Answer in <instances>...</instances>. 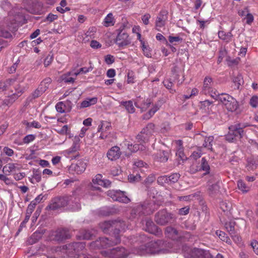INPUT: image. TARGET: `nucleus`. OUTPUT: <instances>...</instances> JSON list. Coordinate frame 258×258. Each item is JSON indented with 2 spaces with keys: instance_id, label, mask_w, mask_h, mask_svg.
I'll return each instance as SVG.
<instances>
[{
  "instance_id": "obj_1",
  "label": "nucleus",
  "mask_w": 258,
  "mask_h": 258,
  "mask_svg": "<svg viewBox=\"0 0 258 258\" xmlns=\"http://www.w3.org/2000/svg\"><path fill=\"white\" fill-rule=\"evenodd\" d=\"M172 244L162 240L152 241L145 245H141L137 250V254L143 255L152 254L170 251Z\"/></svg>"
},
{
  "instance_id": "obj_2",
  "label": "nucleus",
  "mask_w": 258,
  "mask_h": 258,
  "mask_svg": "<svg viewBox=\"0 0 258 258\" xmlns=\"http://www.w3.org/2000/svg\"><path fill=\"white\" fill-rule=\"evenodd\" d=\"M85 247L84 242H74L63 245L62 251L68 254L70 258H91L84 254H80L79 252Z\"/></svg>"
},
{
  "instance_id": "obj_3",
  "label": "nucleus",
  "mask_w": 258,
  "mask_h": 258,
  "mask_svg": "<svg viewBox=\"0 0 258 258\" xmlns=\"http://www.w3.org/2000/svg\"><path fill=\"white\" fill-rule=\"evenodd\" d=\"M156 205L153 203H144L137 205L133 208L131 213L130 218L132 220L138 218L142 215H149L152 213Z\"/></svg>"
},
{
  "instance_id": "obj_4",
  "label": "nucleus",
  "mask_w": 258,
  "mask_h": 258,
  "mask_svg": "<svg viewBox=\"0 0 258 258\" xmlns=\"http://www.w3.org/2000/svg\"><path fill=\"white\" fill-rule=\"evenodd\" d=\"M214 99L220 101L226 108L230 111L236 110L238 107V102L232 96L226 93H218V96Z\"/></svg>"
},
{
  "instance_id": "obj_5",
  "label": "nucleus",
  "mask_w": 258,
  "mask_h": 258,
  "mask_svg": "<svg viewBox=\"0 0 258 258\" xmlns=\"http://www.w3.org/2000/svg\"><path fill=\"white\" fill-rule=\"evenodd\" d=\"M120 241L119 235H116L114 240L109 239L107 238L101 237L90 244L91 248H107L111 246L116 245Z\"/></svg>"
},
{
  "instance_id": "obj_6",
  "label": "nucleus",
  "mask_w": 258,
  "mask_h": 258,
  "mask_svg": "<svg viewBox=\"0 0 258 258\" xmlns=\"http://www.w3.org/2000/svg\"><path fill=\"white\" fill-rule=\"evenodd\" d=\"M175 219L174 215L165 209L159 211L155 216V221L160 225H165Z\"/></svg>"
},
{
  "instance_id": "obj_7",
  "label": "nucleus",
  "mask_w": 258,
  "mask_h": 258,
  "mask_svg": "<svg viewBox=\"0 0 258 258\" xmlns=\"http://www.w3.org/2000/svg\"><path fill=\"white\" fill-rule=\"evenodd\" d=\"M102 254L108 258H126L128 252L123 247H116L111 249L101 251Z\"/></svg>"
},
{
  "instance_id": "obj_8",
  "label": "nucleus",
  "mask_w": 258,
  "mask_h": 258,
  "mask_svg": "<svg viewBox=\"0 0 258 258\" xmlns=\"http://www.w3.org/2000/svg\"><path fill=\"white\" fill-rule=\"evenodd\" d=\"M214 82L211 78L206 77L204 79L202 92L206 95H209L214 99L218 96V91L213 88Z\"/></svg>"
},
{
  "instance_id": "obj_9",
  "label": "nucleus",
  "mask_w": 258,
  "mask_h": 258,
  "mask_svg": "<svg viewBox=\"0 0 258 258\" xmlns=\"http://www.w3.org/2000/svg\"><path fill=\"white\" fill-rule=\"evenodd\" d=\"M210 167L208 162L205 157L202 158L199 165L193 164L189 168L191 173L194 174L198 171H205L204 175L210 173Z\"/></svg>"
},
{
  "instance_id": "obj_10",
  "label": "nucleus",
  "mask_w": 258,
  "mask_h": 258,
  "mask_svg": "<svg viewBox=\"0 0 258 258\" xmlns=\"http://www.w3.org/2000/svg\"><path fill=\"white\" fill-rule=\"evenodd\" d=\"M107 195L113 201L120 203L126 204L131 201L125 193L121 190H109L107 191Z\"/></svg>"
},
{
  "instance_id": "obj_11",
  "label": "nucleus",
  "mask_w": 258,
  "mask_h": 258,
  "mask_svg": "<svg viewBox=\"0 0 258 258\" xmlns=\"http://www.w3.org/2000/svg\"><path fill=\"white\" fill-rule=\"evenodd\" d=\"M120 227L122 230H124L125 228V224L124 221L120 220L112 221H105L100 224V228L105 232L111 227Z\"/></svg>"
},
{
  "instance_id": "obj_12",
  "label": "nucleus",
  "mask_w": 258,
  "mask_h": 258,
  "mask_svg": "<svg viewBox=\"0 0 258 258\" xmlns=\"http://www.w3.org/2000/svg\"><path fill=\"white\" fill-rule=\"evenodd\" d=\"M154 133V124L150 123L147 126L143 128L140 134L137 135V140L143 141L144 142H146L149 140L150 136L152 135Z\"/></svg>"
},
{
  "instance_id": "obj_13",
  "label": "nucleus",
  "mask_w": 258,
  "mask_h": 258,
  "mask_svg": "<svg viewBox=\"0 0 258 258\" xmlns=\"http://www.w3.org/2000/svg\"><path fill=\"white\" fill-rule=\"evenodd\" d=\"M12 85L15 86L14 88L17 93V95H20L22 93L23 90L20 88L18 82L14 79H9L4 82H0V91L6 90Z\"/></svg>"
},
{
  "instance_id": "obj_14",
  "label": "nucleus",
  "mask_w": 258,
  "mask_h": 258,
  "mask_svg": "<svg viewBox=\"0 0 258 258\" xmlns=\"http://www.w3.org/2000/svg\"><path fill=\"white\" fill-rule=\"evenodd\" d=\"M168 12L166 11H161L157 16L155 20V28L157 31H161L166 23L168 19Z\"/></svg>"
},
{
  "instance_id": "obj_15",
  "label": "nucleus",
  "mask_w": 258,
  "mask_h": 258,
  "mask_svg": "<svg viewBox=\"0 0 258 258\" xmlns=\"http://www.w3.org/2000/svg\"><path fill=\"white\" fill-rule=\"evenodd\" d=\"M241 131H239L235 125H232L229 127V132L226 135L225 138L229 142H234L237 139L242 138Z\"/></svg>"
},
{
  "instance_id": "obj_16",
  "label": "nucleus",
  "mask_w": 258,
  "mask_h": 258,
  "mask_svg": "<svg viewBox=\"0 0 258 258\" xmlns=\"http://www.w3.org/2000/svg\"><path fill=\"white\" fill-rule=\"evenodd\" d=\"M51 239L56 241H61L70 237L69 231L65 229H58L53 231L51 234Z\"/></svg>"
},
{
  "instance_id": "obj_17",
  "label": "nucleus",
  "mask_w": 258,
  "mask_h": 258,
  "mask_svg": "<svg viewBox=\"0 0 258 258\" xmlns=\"http://www.w3.org/2000/svg\"><path fill=\"white\" fill-rule=\"evenodd\" d=\"M118 31L116 37L115 42L119 46H123L130 43V40L128 39V35L126 33L123 32L122 30H117Z\"/></svg>"
},
{
  "instance_id": "obj_18",
  "label": "nucleus",
  "mask_w": 258,
  "mask_h": 258,
  "mask_svg": "<svg viewBox=\"0 0 258 258\" xmlns=\"http://www.w3.org/2000/svg\"><path fill=\"white\" fill-rule=\"evenodd\" d=\"M87 166V162L85 160H81L77 161L75 164H72L70 167V170L74 171L77 174L82 173L86 170Z\"/></svg>"
},
{
  "instance_id": "obj_19",
  "label": "nucleus",
  "mask_w": 258,
  "mask_h": 258,
  "mask_svg": "<svg viewBox=\"0 0 258 258\" xmlns=\"http://www.w3.org/2000/svg\"><path fill=\"white\" fill-rule=\"evenodd\" d=\"M68 204V200L67 198L61 197L54 199L50 204L49 208L50 210H55L58 208L65 207Z\"/></svg>"
},
{
  "instance_id": "obj_20",
  "label": "nucleus",
  "mask_w": 258,
  "mask_h": 258,
  "mask_svg": "<svg viewBox=\"0 0 258 258\" xmlns=\"http://www.w3.org/2000/svg\"><path fill=\"white\" fill-rule=\"evenodd\" d=\"M72 105L71 101L69 100L61 101L56 104L55 108L56 111L60 113L68 112L72 109Z\"/></svg>"
},
{
  "instance_id": "obj_21",
  "label": "nucleus",
  "mask_w": 258,
  "mask_h": 258,
  "mask_svg": "<svg viewBox=\"0 0 258 258\" xmlns=\"http://www.w3.org/2000/svg\"><path fill=\"white\" fill-rule=\"evenodd\" d=\"M145 230L150 233L155 235H160L162 234L161 230L154 224L153 222L149 219L146 221Z\"/></svg>"
},
{
  "instance_id": "obj_22",
  "label": "nucleus",
  "mask_w": 258,
  "mask_h": 258,
  "mask_svg": "<svg viewBox=\"0 0 258 258\" xmlns=\"http://www.w3.org/2000/svg\"><path fill=\"white\" fill-rule=\"evenodd\" d=\"M165 234L166 237L173 240H177L180 237L179 232L176 229L171 226L166 228Z\"/></svg>"
},
{
  "instance_id": "obj_23",
  "label": "nucleus",
  "mask_w": 258,
  "mask_h": 258,
  "mask_svg": "<svg viewBox=\"0 0 258 258\" xmlns=\"http://www.w3.org/2000/svg\"><path fill=\"white\" fill-rule=\"evenodd\" d=\"M121 155L120 148L118 146L112 147L107 152L108 159L113 161L118 159Z\"/></svg>"
},
{
  "instance_id": "obj_24",
  "label": "nucleus",
  "mask_w": 258,
  "mask_h": 258,
  "mask_svg": "<svg viewBox=\"0 0 258 258\" xmlns=\"http://www.w3.org/2000/svg\"><path fill=\"white\" fill-rule=\"evenodd\" d=\"M92 182L94 184H97L105 187H108L110 186L111 182L109 180L102 178L101 174H97L94 178L93 179Z\"/></svg>"
},
{
  "instance_id": "obj_25",
  "label": "nucleus",
  "mask_w": 258,
  "mask_h": 258,
  "mask_svg": "<svg viewBox=\"0 0 258 258\" xmlns=\"http://www.w3.org/2000/svg\"><path fill=\"white\" fill-rule=\"evenodd\" d=\"M193 254L197 258H213L209 251L199 248H194Z\"/></svg>"
},
{
  "instance_id": "obj_26",
  "label": "nucleus",
  "mask_w": 258,
  "mask_h": 258,
  "mask_svg": "<svg viewBox=\"0 0 258 258\" xmlns=\"http://www.w3.org/2000/svg\"><path fill=\"white\" fill-rule=\"evenodd\" d=\"M169 153L167 151L161 150L155 155L154 159L160 162H166L169 158Z\"/></svg>"
},
{
  "instance_id": "obj_27",
  "label": "nucleus",
  "mask_w": 258,
  "mask_h": 258,
  "mask_svg": "<svg viewBox=\"0 0 258 258\" xmlns=\"http://www.w3.org/2000/svg\"><path fill=\"white\" fill-rule=\"evenodd\" d=\"M177 144V151L176 153V155L178 158L180 159V160L183 161L186 159V157L185 156L183 152V147L182 146V142L181 140H178L176 142Z\"/></svg>"
},
{
  "instance_id": "obj_28",
  "label": "nucleus",
  "mask_w": 258,
  "mask_h": 258,
  "mask_svg": "<svg viewBox=\"0 0 258 258\" xmlns=\"http://www.w3.org/2000/svg\"><path fill=\"white\" fill-rule=\"evenodd\" d=\"M137 140L139 144H135L134 145L127 144V148L132 152H136L140 150L143 151L146 148L145 146L142 144L143 143H144L143 141Z\"/></svg>"
},
{
  "instance_id": "obj_29",
  "label": "nucleus",
  "mask_w": 258,
  "mask_h": 258,
  "mask_svg": "<svg viewBox=\"0 0 258 258\" xmlns=\"http://www.w3.org/2000/svg\"><path fill=\"white\" fill-rule=\"evenodd\" d=\"M161 105L162 102L161 101H159L156 104H155L153 107L147 113L144 115L143 119H149L150 118L155 114V113L159 109Z\"/></svg>"
},
{
  "instance_id": "obj_30",
  "label": "nucleus",
  "mask_w": 258,
  "mask_h": 258,
  "mask_svg": "<svg viewBox=\"0 0 258 258\" xmlns=\"http://www.w3.org/2000/svg\"><path fill=\"white\" fill-rule=\"evenodd\" d=\"M79 142V138L75 137V141L73 142L72 146L70 148L64 151V153L66 154L70 155L71 154L76 152L80 148Z\"/></svg>"
},
{
  "instance_id": "obj_31",
  "label": "nucleus",
  "mask_w": 258,
  "mask_h": 258,
  "mask_svg": "<svg viewBox=\"0 0 258 258\" xmlns=\"http://www.w3.org/2000/svg\"><path fill=\"white\" fill-rule=\"evenodd\" d=\"M247 167L248 169L253 170L258 165V158L257 156H251L247 158Z\"/></svg>"
},
{
  "instance_id": "obj_32",
  "label": "nucleus",
  "mask_w": 258,
  "mask_h": 258,
  "mask_svg": "<svg viewBox=\"0 0 258 258\" xmlns=\"http://www.w3.org/2000/svg\"><path fill=\"white\" fill-rule=\"evenodd\" d=\"M218 34L220 39L227 43L231 41L233 37V35L231 32H225L223 31H219Z\"/></svg>"
},
{
  "instance_id": "obj_33",
  "label": "nucleus",
  "mask_w": 258,
  "mask_h": 258,
  "mask_svg": "<svg viewBox=\"0 0 258 258\" xmlns=\"http://www.w3.org/2000/svg\"><path fill=\"white\" fill-rule=\"evenodd\" d=\"M98 100L97 97L87 98L81 103V108H86L91 105L95 104Z\"/></svg>"
},
{
  "instance_id": "obj_34",
  "label": "nucleus",
  "mask_w": 258,
  "mask_h": 258,
  "mask_svg": "<svg viewBox=\"0 0 258 258\" xmlns=\"http://www.w3.org/2000/svg\"><path fill=\"white\" fill-rule=\"evenodd\" d=\"M115 23V20L112 13H109L104 18L103 24L105 27L113 26Z\"/></svg>"
},
{
  "instance_id": "obj_35",
  "label": "nucleus",
  "mask_w": 258,
  "mask_h": 258,
  "mask_svg": "<svg viewBox=\"0 0 258 258\" xmlns=\"http://www.w3.org/2000/svg\"><path fill=\"white\" fill-rule=\"evenodd\" d=\"M93 235L91 232L87 230L82 229L80 231L79 233L77 235V237L79 239H89Z\"/></svg>"
},
{
  "instance_id": "obj_36",
  "label": "nucleus",
  "mask_w": 258,
  "mask_h": 258,
  "mask_svg": "<svg viewBox=\"0 0 258 258\" xmlns=\"http://www.w3.org/2000/svg\"><path fill=\"white\" fill-rule=\"evenodd\" d=\"M120 104L124 106L126 111L130 113H133L135 112V108L133 103L131 100L127 101H121Z\"/></svg>"
},
{
  "instance_id": "obj_37",
  "label": "nucleus",
  "mask_w": 258,
  "mask_h": 258,
  "mask_svg": "<svg viewBox=\"0 0 258 258\" xmlns=\"http://www.w3.org/2000/svg\"><path fill=\"white\" fill-rule=\"evenodd\" d=\"M28 178L29 181L33 184L38 183L41 179V173L37 171H34L33 175L31 177H29Z\"/></svg>"
},
{
  "instance_id": "obj_38",
  "label": "nucleus",
  "mask_w": 258,
  "mask_h": 258,
  "mask_svg": "<svg viewBox=\"0 0 258 258\" xmlns=\"http://www.w3.org/2000/svg\"><path fill=\"white\" fill-rule=\"evenodd\" d=\"M19 168L18 167V165L15 163H8L5 165L3 168V171L5 172L10 173L13 171H15L16 170H19Z\"/></svg>"
},
{
  "instance_id": "obj_39",
  "label": "nucleus",
  "mask_w": 258,
  "mask_h": 258,
  "mask_svg": "<svg viewBox=\"0 0 258 258\" xmlns=\"http://www.w3.org/2000/svg\"><path fill=\"white\" fill-rule=\"evenodd\" d=\"M237 184L238 189L242 191L243 193H246L248 192L250 189V187L247 185L242 180H238Z\"/></svg>"
},
{
  "instance_id": "obj_40",
  "label": "nucleus",
  "mask_w": 258,
  "mask_h": 258,
  "mask_svg": "<svg viewBox=\"0 0 258 258\" xmlns=\"http://www.w3.org/2000/svg\"><path fill=\"white\" fill-rule=\"evenodd\" d=\"M214 140V137L213 136H209L208 137H206L205 139L204 143L203 144V146L205 148H207L208 150L212 151H213V148H212V142Z\"/></svg>"
},
{
  "instance_id": "obj_41",
  "label": "nucleus",
  "mask_w": 258,
  "mask_h": 258,
  "mask_svg": "<svg viewBox=\"0 0 258 258\" xmlns=\"http://www.w3.org/2000/svg\"><path fill=\"white\" fill-rule=\"evenodd\" d=\"M96 31V28L95 27H90L85 34V37L84 38V41H87L90 38H94V35Z\"/></svg>"
},
{
  "instance_id": "obj_42",
  "label": "nucleus",
  "mask_w": 258,
  "mask_h": 258,
  "mask_svg": "<svg viewBox=\"0 0 258 258\" xmlns=\"http://www.w3.org/2000/svg\"><path fill=\"white\" fill-rule=\"evenodd\" d=\"M233 82L234 84V87L236 89H239V86L243 84V78L240 74H238L236 76L234 77L233 79Z\"/></svg>"
},
{
  "instance_id": "obj_43",
  "label": "nucleus",
  "mask_w": 258,
  "mask_h": 258,
  "mask_svg": "<svg viewBox=\"0 0 258 258\" xmlns=\"http://www.w3.org/2000/svg\"><path fill=\"white\" fill-rule=\"evenodd\" d=\"M51 82V79L50 78H45L41 82L39 87L45 92L48 88Z\"/></svg>"
},
{
  "instance_id": "obj_44",
  "label": "nucleus",
  "mask_w": 258,
  "mask_h": 258,
  "mask_svg": "<svg viewBox=\"0 0 258 258\" xmlns=\"http://www.w3.org/2000/svg\"><path fill=\"white\" fill-rule=\"evenodd\" d=\"M235 223L232 221L226 222L225 224V227L230 235L234 234L235 233L234 230Z\"/></svg>"
},
{
  "instance_id": "obj_45",
  "label": "nucleus",
  "mask_w": 258,
  "mask_h": 258,
  "mask_svg": "<svg viewBox=\"0 0 258 258\" xmlns=\"http://www.w3.org/2000/svg\"><path fill=\"white\" fill-rule=\"evenodd\" d=\"M220 208L224 212H228L231 209V204L228 202H221L220 204Z\"/></svg>"
},
{
  "instance_id": "obj_46",
  "label": "nucleus",
  "mask_w": 258,
  "mask_h": 258,
  "mask_svg": "<svg viewBox=\"0 0 258 258\" xmlns=\"http://www.w3.org/2000/svg\"><path fill=\"white\" fill-rule=\"evenodd\" d=\"M180 177V175L178 173H174L168 176L169 184L175 183L178 181Z\"/></svg>"
},
{
  "instance_id": "obj_47",
  "label": "nucleus",
  "mask_w": 258,
  "mask_h": 258,
  "mask_svg": "<svg viewBox=\"0 0 258 258\" xmlns=\"http://www.w3.org/2000/svg\"><path fill=\"white\" fill-rule=\"evenodd\" d=\"M35 206L36 203H34L33 202H31L27 207L26 216L30 217L33 211H34Z\"/></svg>"
},
{
  "instance_id": "obj_48",
  "label": "nucleus",
  "mask_w": 258,
  "mask_h": 258,
  "mask_svg": "<svg viewBox=\"0 0 258 258\" xmlns=\"http://www.w3.org/2000/svg\"><path fill=\"white\" fill-rule=\"evenodd\" d=\"M53 60V54L51 53H49L48 55L45 57L44 60V65L45 67L49 66Z\"/></svg>"
},
{
  "instance_id": "obj_49",
  "label": "nucleus",
  "mask_w": 258,
  "mask_h": 258,
  "mask_svg": "<svg viewBox=\"0 0 258 258\" xmlns=\"http://www.w3.org/2000/svg\"><path fill=\"white\" fill-rule=\"evenodd\" d=\"M201 149L202 148L200 147L197 150V151L193 152L190 156V157L195 160L200 158L203 154Z\"/></svg>"
},
{
  "instance_id": "obj_50",
  "label": "nucleus",
  "mask_w": 258,
  "mask_h": 258,
  "mask_svg": "<svg viewBox=\"0 0 258 258\" xmlns=\"http://www.w3.org/2000/svg\"><path fill=\"white\" fill-rule=\"evenodd\" d=\"M219 186L218 183L214 184L211 185L209 188V192L210 195H213L219 191Z\"/></svg>"
},
{
  "instance_id": "obj_51",
  "label": "nucleus",
  "mask_w": 258,
  "mask_h": 258,
  "mask_svg": "<svg viewBox=\"0 0 258 258\" xmlns=\"http://www.w3.org/2000/svg\"><path fill=\"white\" fill-rule=\"evenodd\" d=\"M71 73L65 74L62 76V80L66 83H73L75 81V78L70 77Z\"/></svg>"
},
{
  "instance_id": "obj_52",
  "label": "nucleus",
  "mask_w": 258,
  "mask_h": 258,
  "mask_svg": "<svg viewBox=\"0 0 258 258\" xmlns=\"http://www.w3.org/2000/svg\"><path fill=\"white\" fill-rule=\"evenodd\" d=\"M42 232H38V231L34 232L31 236L30 239L33 240L32 242L35 243L39 238H41Z\"/></svg>"
},
{
  "instance_id": "obj_53",
  "label": "nucleus",
  "mask_w": 258,
  "mask_h": 258,
  "mask_svg": "<svg viewBox=\"0 0 258 258\" xmlns=\"http://www.w3.org/2000/svg\"><path fill=\"white\" fill-rule=\"evenodd\" d=\"M163 84L167 89L171 90L170 92L173 93L175 92L174 90L172 89V87L173 84L170 80L169 79H166L163 81Z\"/></svg>"
},
{
  "instance_id": "obj_54",
  "label": "nucleus",
  "mask_w": 258,
  "mask_h": 258,
  "mask_svg": "<svg viewBox=\"0 0 258 258\" xmlns=\"http://www.w3.org/2000/svg\"><path fill=\"white\" fill-rule=\"evenodd\" d=\"M57 132L62 135L69 134L70 131L67 125H63L61 128L56 130Z\"/></svg>"
},
{
  "instance_id": "obj_55",
  "label": "nucleus",
  "mask_w": 258,
  "mask_h": 258,
  "mask_svg": "<svg viewBox=\"0 0 258 258\" xmlns=\"http://www.w3.org/2000/svg\"><path fill=\"white\" fill-rule=\"evenodd\" d=\"M238 130L239 131H241V132H240L242 136H243V129L247 126H250V124L247 123H237L235 124Z\"/></svg>"
},
{
  "instance_id": "obj_56",
  "label": "nucleus",
  "mask_w": 258,
  "mask_h": 258,
  "mask_svg": "<svg viewBox=\"0 0 258 258\" xmlns=\"http://www.w3.org/2000/svg\"><path fill=\"white\" fill-rule=\"evenodd\" d=\"M157 181L159 184H163L164 183H169L167 175L161 176L158 178Z\"/></svg>"
},
{
  "instance_id": "obj_57",
  "label": "nucleus",
  "mask_w": 258,
  "mask_h": 258,
  "mask_svg": "<svg viewBox=\"0 0 258 258\" xmlns=\"http://www.w3.org/2000/svg\"><path fill=\"white\" fill-rule=\"evenodd\" d=\"M249 103L252 107H256L258 106V97L252 96L250 100Z\"/></svg>"
},
{
  "instance_id": "obj_58",
  "label": "nucleus",
  "mask_w": 258,
  "mask_h": 258,
  "mask_svg": "<svg viewBox=\"0 0 258 258\" xmlns=\"http://www.w3.org/2000/svg\"><path fill=\"white\" fill-rule=\"evenodd\" d=\"M35 139V136L33 135H28L25 136L23 139V143L28 144L32 142Z\"/></svg>"
},
{
  "instance_id": "obj_59",
  "label": "nucleus",
  "mask_w": 258,
  "mask_h": 258,
  "mask_svg": "<svg viewBox=\"0 0 258 258\" xmlns=\"http://www.w3.org/2000/svg\"><path fill=\"white\" fill-rule=\"evenodd\" d=\"M44 92L43 90L40 89L39 87L37 89H36L34 92L32 93V96L34 98H36L41 95Z\"/></svg>"
},
{
  "instance_id": "obj_60",
  "label": "nucleus",
  "mask_w": 258,
  "mask_h": 258,
  "mask_svg": "<svg viewBox=\"0 0 258 258\" xmlns=\"http://www.w3.org/2000/svg\"><path fill=\"white\" fill-rule=\"evenodd\" d=\"M227 51L225 49L221 50L219 52V55L218 57V59L217 62L218 63H220L222 62L223 58L226 55Z\"/></svg>"
},
{
  "instance_id": "obj_61",
  "label": "nucleus",
  "mask_w": 258,
  "mask_h": 258,
  "mask_svg": "<svg viewBox=\"0 0 258 258\" xmlns=\"http://www.w3.org/2000/svg\"><path fill=\"white\" fill-rule=\"evenodd\" d=\"M27 125L28 127H32L36 128H39L41 127V124L38 121H33L31 122H27Z\"/></svg>"
},
{
  "instance_id": "obj_62",
  "label": "nucleus",
  "mask_w": 258,
  "mask_h": 258,
  "mask_svg": "<svg viewBox=\"0 0 258 258\" xmlns=\"http://www.w3.org/2000/svg\"><path fill=\"white\" fill-rule=\"evenodd\" d=\"M189 207L188 206L184 207L181 209H179L178 210V214L180 215H186L189 213Z\"/></svg>"
},
{
  "instance_id": "obj_63",
  "label": "nucleus",
  "mask_w": 258,
  "mask_h": 258,
  "mask_svg": "<svg viewBox=\"0 0 258 258\" xmlns=\"http://www.w3.org/2000/svg\"><path fill=\"white\" fill-rule=\"evenodd\" d=\"M105 61L107 64H111L114 62L113 56L108 54L105 57Z\"/></svg>"
},
{
  "instance_id": "obj_64",
  "label": "nucleus",
  "mask_w": 258,
  "mask_h": 258,
  "mask_svg": "<svg viewBox=\"0 0 258 258\" xmlns=\"http://www.w3.org/2000/svg\"><path fill=\"white\" fill-rule=\"evenodd\" d=\"M134 165L138 168H147V164L142 160H138L135 162Z\"/></svg>"
}]
</instances>
